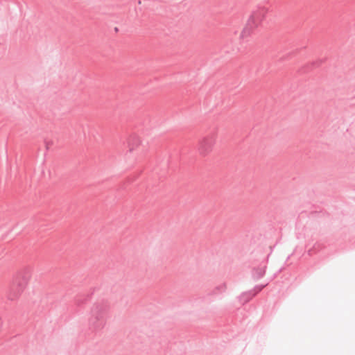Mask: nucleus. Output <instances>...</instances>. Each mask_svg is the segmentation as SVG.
<instances>
[{
  "label": "nucleus",
  "mask_w": 355,
  "mask_h": 355,
  "mask_svg": "<svg viewBox=\"0 0 355 355\" xmlns=\"http://www.w3.org/2000/svg\"><path fill=\"white\" fill-rule=\"evenodd\" d=\"M268 9L265 7H258L252 12L248 22L241 32V37H245L250 35L253 31L258 28L266 17Z\"/></svg>",
  "instance_id": "nucleus-2"
},
{
  "label": "nucleus",
  "mask_w": 355,
  "mask_h": 355,
  "mask_svg": "<svg viewBox=\"0 0 355 355\" xmlns=\"http://www.w3.org/2000/svg\"><path fill=\"white\" fill-rule=\"evenodd\" d=\"M217 138V132L213 130L206 136L203 137L198 143V151L203 156L211 152Z\"/></svg>",
  "instance_id": "nucleus-3"
},
{
  "label": "nucleus",
  "mask_w": 355,
  "mask_h": 355,
  "mask_svg": "<svg viewBox=\"0 0 355 355\" xmlns=\"http://www.w3.org/2000/svg\"><path fill=\"white\" fill-rule=\"evenodd\" d=\"M320 63H321V61H316V62H313L312 65L318 67V66H319L320 64Z\"/></svg>",
  "instance_id": "nucleus-5"
},
{
  "label": "nucleus",
  "mask_w": 355,
  "mask_h": 355,
  "mask_svg": "<svg viewBox=\"0 0 355 355\" xmlns=\"http://www.w3.org/2000/svg\"><path fill=\"white\" fill-rule=\"evenodd\" d=\"M140 144L139 138L137 135H132L129 137L128 140V145L129 147V151L132 152L134 149L139 146Z\"/></svg>",
  "instance_id": "nucleus-4"
},
{
  "label": "nucleus",
  "mask_w": 355,
  "mask_h": 355,
  "mask_svg": "<svg viewBox=\"0 0 355 355\" xmlns=\"http://www.w3.org/2000/svg\"><path fill=\"white\" fill-rule=\"evenodd\" d=\"M31 279V273L28 271L18 274L7 294L8 300L10 301L18 300L28 287Z\"/></svg>",
  "instance_id": "nucleus-1"
}]
</instances>
